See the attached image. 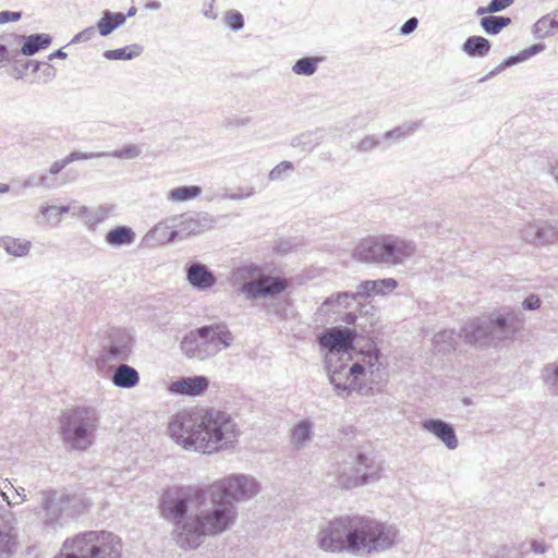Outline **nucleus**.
I'll return each mask as SVG.
<instances>
[{
	"label": "nucleus",
	"mask_w": 558,
	"mask_h": 558,
	"mask_svg": "<svg viewBox=\"0 0 558 558\" xmlns=\"http://www.w3.org/2000/svg\"><path fill=\"white\" fill-rule=\"evenodd\" d=\"M21 12L13 11H1L0 12V24H5L9 22H17L21 20Z\"/></svg>",
	"instance_id": "e2e57ef3"
},
{
	"label": "nucleus",
	"mask_w": 558,
	"mask_h": 558,
	"mask_svg": "<svg viewBox=\"0 0 558 558\" xmlns=\"http://www.w3.org/2000/svg\"><path fill=\"white\" fill-rule=\"evenodd\" d=\"M0 247H2L9 255L24 257L28 255L32 243L28 240L4 235L0 236Z\"/></svg>",
	"instance_id": "7c9ffc66"
},
{
	"label": "nucleus",
	"mask_w": 558,
	"mask_h": 558,
	"mask_svg": "<svg viewBox=\"0 0 558 558\" xmlns=\"http://www.w3.org/2000/svg\"><path fill=\"white\" fill-rule=\"evenodd\" d=\"M121 539L111 532L88 531L63 543L54 558H121Z\"/></svg>",
	"instance_id": "423d86ee"
},
{
	"label": "nucleus",
	"mask_w": 558,
	"mask_h": 558,
	"mask_svg": "<svg viewBox=\"0 0 558 558\" xmlns=\"http://www.w3.org/2000/svg\"><path fill=\"white\" fill-rule=\"evenodd\" d=\"M537 230H538V221L530 223V225L525 226L521 230V238L525 242L538 245V240H537L538 232H537Z\"/></svg>",
	"instance_id": "8fccbe9b"
},
{
	"label": "nucleus",
	"mask_w": 558,
	"mask_h": 558,
	"mask_svg": "<svg viewBox=\"0 0 558 558\" xmlns=\"http://www.w3.org/2000/svg\"><path fill=\"white\" fill-rule=\"evenodd\" d=\"M180 218L181 220L178 225L180 240L210 230L217 222L216 218L208 213H195L186 217L181 216Z\"/></svg>",
	"instance_id": "a211bd4d"
},
{
	"label": "nucleus",
	"mask_w": 558,
	"mask_h": 558,
	"mask_svg": "<svg viewBox=\"0 0 558 558\" xmlns=\"http://www.w3.org/2000/svg\"><path fill=\"white\" fill-rule=\"evenodd\" d=\"M111 381L116 387L131 389L140 383V374L134 367L122 363L113 371Z\"/></svg>",
	"instance_id": "393cba45"
},
{
	"label": "nucleus",
	"mask_w": 558,
	"mask_h": 558,
	"mask_svg": "<svg viewBox=\"0 0 558 558\" xmlns=\"http://www.w3.org/2000/svg\"><path fill=\"white\" fill-rule=\"evenodd\" d=\"M225 23L234 32H239L244 27V17L239 11H229L225 15Z\"/></svg>",
	"instance_id": "09e8293b"
},
{
	"label": "nucleus",
	"mask_w": 558,
	"mask_h": 558,
	"mask_svg": "<svg viewBox=\"0 0 558 558\" xmlns=\"http://www.w3.org/2000/svg\"><path fill=\"white\" fill-rule=\"evenodd\" d=\"M263 274V268L257 264L245 263L234 270L233 276L235 279L250 281L260 278Z\"/></svg>",
	"instance_id": "79ce46f5"
},
{
	"label": "nucleus",
	"mask_w": 558,
	"mask_h": 558,
	"mask_svg": "<svg viewBox=\"0 0 558 558\" xmlns=\"http://www.w3.org/2000/svg\"><path fill=\"white\" fill-rule=\"evenodd\" d=\"M490 41L482 36H470L462 45V50L470 57H484L490 50Z\"/></svg>",
	"instance_id": "f704fd0d"
},
{
	"label": "nucleus",
	"mask_w": 558,
	"mask_h": 558,
	"mask_svg": "<svg viewBox=\"0 0 558 558\" xmlns=\"http://www.w3.org/2000/svg\"><path fill=\"white\" fill-rule=\"evenodd\" d=\"M125 23V15L122 13H113L105 11L102 17L97 22L95 28L104 37L110 35L116 28Z\"/></svg>",
	"instance_id": "473e14b6"
},
{
	"label": "nucleus",
	"mask_w": 558,
	"mask_h": 558,
	"mask_svg": "<svg viewBox=\"0 0 558 558\" xmlns=\"http://www.w3.org/2000/svg\"><path fill=\"white\" fill-rule=\"evenodd\" d=\"M538 245L551 244L558 240V227L547 221H538Z\"/></svg>",
	"instance_id": "a19ab883"
},
{
	"label": "nucleus",
	"mask_w": 558,
	"mask_h": 558,
	"mask_svg": "<svg viewBox=\"0 0 558 558\" xmlns=\"http://www.w3.org/2000/svg\"><path fill=\"white\" fill-rule=\"evenodd\" d=\"M207 329L205 337H199L196 359L205 360L216 355L222 349H227L233 341V336L225 324L202 326Z\"/></svg>",
	"instance_id": "4468645a"
},
{
	"label": "nucleus",
	"mask_w": 558,
	"mask_h": 558,
	"mask_svg": "<svg viewBox=\"0 0 558 558\" xmlns=\"http://www.w3.org/2000/svg\"><path fill=\"white\" fill-rule=\"evenodd\" d=\"M415 253L416 244L412 240L384 234L361 240L352 256L365 264L399 266L410 260Z\"/></svg>",
	"instance_id": "7ed1b4c3"
},
{
	"label": "nucleus",
	"mask_w": 558,
	"mask_h": 558,
	"mask_svg": "<svg viewBox=\"0 0 558 558\" xmlns=\"http://www.w3.org/2000/svg\"><path fill=\"white\" fill-rule=\"evenodd\" d=\"M547 549L548 546L544 541L533 539L531 542V550L535 554H545Z\"/></svg>",
	"instance_id": "338daca9"
},
{
	"label": "nucleus",
	"mask_w": 558,
	"mask_h": 558,
	"mask_svg": "<svg viewBox=\"0 0 558 558\" xmlns=\"http://www.w3.org/2000/svg\"><path fill=\"white\" fill-rule=\"evenodd\" d=\"M418 25V20L416 17H410L405 21V23L400 28L401 35H409L413 33Z\"/></svg>",
	"instance_id": "0e129e2a"
},
{
	"label": "nucleus",
	"mask_w": 558,
	"mask_h": 558,
	"mask_svg": "<svg viewBox=\"0 0 558 558\" xmlns=\"http://www.w3.org/2000/svg\"><path fill=\"white\" fill-rule=\"evenodd\" d=\"M381 465L375 457L356 452L337 468L335 485L341 488H353L379 480Z\"/></svg>",
	"instance_id": "9d476101"
},
{
	"label": "nucleus",
	"mask_w": 558,
	"mask_h": 558,
	"mask_svg": "<svg viewBox=\"0 0 558 558\" xmlns=\"http://www.w3.org/2000/svg\"><path fill=\"white\" fill-rule=\"evenodd\" d=\"M522 306L524 310H527V311L537 310L541 306V299L536 294H530L522 302Z\"/></svg>",
	"instance_id": "bf43d9fd"
},
{
	"label": "nucleus",
	"mask_w": 558,
	"mask_h": 558,
	"mask_svg": "<svg viewBox=\"0 0 558 558\" xmlns=\"http://www.w3.org/2000/svg\"><path fill=\"white\" fill-rule=\"evenodd\" d=\"M95 35V27H87L82 32L77 33L71 40L70 44L85 43L90 40Z\"/></svg>",
	"instance_id": "6e6d98bb"
},
{
	"label": "nucleus",
	"mask_w": 558,
	"mask_h": 558,
	"mask_svg": "<svg viewBox=\"0 0 558 558\" xmlns=\"http://www.w3.org/2000/svg\"><path fill=\"white\" fill-rule=\"evenodd\" d=\"M379 144V140L375 136H365L363 140H361L357 145H356V150L361 151V153H366V151H369L372 149H374L375 147H377V145Z\"/></svg>",
	"instance_id": "5fc2aeb1"
},
{
	"label": "nucleus",
	"mask_w": 558,
	"mask_h": 558,
	"mask_svg": "<svg viewBox=\"0 0 558 558\" xmlns=\"http://www.w3.org/2000/svg\"><path fill=\"white\" fill-rule=\"evenodd\" d=\"M132 342V337L125 329H111L108 335V343L104 347L100 359L106 363L126 361L131 354Z\"/></svg>",
	"instance_id": "f3484780"
},
{
	"label": "nucleus",
	"mask_w": 558,
	"mask_h": 558,
	"mask_svg": "<svg viewBox=\"0 0 558 558\" xmlns=\"http://www.w3.org/2000/svg\"><path fill=\"white\" fill-rule=\"evenodd\" d=\"M513 64L511 63L509 57L506 58L500 64H498L494 70H492L488 74H486L485 76H483L480 82H485L494 76H496L497 74H499L500 72H502L505 69L509 68V66H512Z\"/></svg>",
	"instance_id": "4d7b16f0"
},
{
	"label": "nucleus",
	"mask_w": 558,
	"mask_h": 558,
	"mask_svg": "<svg viewBox=\"0 0 558 558\" xmlns=\"http://www.w3.org/2000/svg\"><path fill=\"white\" fill-rule=\"evenodd\" d=\"M514 0H492L488 3V10H492V12H500L508 7H510L513 3Z\"/></svg>",
	"instance_id": "052dcab7"
},
{
	"label": "nucleus",
	"mask_w": 558,
	"mask_h": 558,
	"mask_svg": "<svg viewBox=\"0 0 558 558\" xmlns=\"http://www.w3.org/2000/svg\"><path fill=\"white\" fill-rule=\"evenodd\" d=\"M434 350L440 354H447L456 350L457 336L451 329H444L435 333L433 338Z\"/></svg>",
	"instance_id": "72a5a7b5"
},
{
	"label": "nucleus",
	"mask_w": 558,
	"mask_h": 558,
	"mask_svg": "<svg viewBox=\"0 0 558 558\" xmlns=\"http://www.w3.org/2000/svg\"><path fill=\"white\" fill-rule=\"evenodd\" d=\"M69 165L66 157L54 161L49 169L50 174L56 175L58 174L63 168H65Z\"/></svg>",
	"instance_id": "774afa93"
},
{
	"label": "nucleus",
	"mask_w": 558,
	"mask_h": 558,
	"mask_svg": "<svg viewBox=\"0 0 558 558\" xmlns=\"http://www.w3.org/2000/svg\"><path fill=\"white\" fill-rule=\"evenodd\" d=\"M355 331L348 328L332 327L325 329L318 336L322 348L328 349L327 353H336L340 360H351L350 349L353 345Z\"/></svg>",
	"instance_id": "2eb2a0df"
},
{
	"label": "nucleus",
	"mask_w": 558,
	"mask_h": 558,
	"mask_svg": "<svg viewBox=\"0 0 558 558\" xmlns=\"http://www.w3.org/2000/svg\"><path fill=\"white\" fill-rule=\"evenodd\" d=\"M544 49H545L544 44H534V45L530 46L529 48L522 50L518 54L510 56L509 59H510L511 63L514 65L522 61L527 60L529 58L535 56L536 53L543 51Z\"/></svg>",
	"instance_id": "49530a36"
},
{
	"label": "nucleus",
	"mask_w": 558,
	"mask_h": 558,
	"mask_svg": "<svg viewBox=\"0 0 558 558\" xmlns=\"http://www.w3.org/2000/svg\"><path fill=\"white\" fill-rule=\"evenodd\" d=\"M168 435L185 450L211 454L234 448L240 430L231 414L211 408L178 412Z\"/></svg>",
	"instance_id": "f257e3e1"
},
{
	"label": "nucleus",
	"mask_w": 558,
	"mask_h": 558,
	"mask_svg": "<svg viewBox=\"0 0 558 558\" xmlns=\"http://www.w3.org/2000/svg\"><path fill=\"white\" fill-rule=\"evenodd\" d=\"M107 157L105 151H93V153H82V151H73L66 156L68 162L71 163L76 160H86V159H95Z\"/></svg>",
	"instance_id": "864d4df0"
},
{
	"label": "nucleus",
	"mask_w": 558,
	"mask_h": 558,
	"mask_svg": "<svg viewBox=\"0 0 558 558\" xmlns=\"http://www.w3.org/2000/svg\"><path fill=\"white\" fill-rule=\"evenodd\" d=\"M16 532L8 523L0 522V558H9L16 547Z\"/></svg>",
	"instance_id": "c756f323"
},
{
	"label": "nucleus",
	"mask_w": 558,
	"mask_h": 558,
	"mask_svg": "<svg viewBox=\"0 0 558 558\" xmlns=\"http://www.w3.org/2000/svg\"><path fill=\"white\" fill-rule=\"evenodd\" d=\"M558 32V10L553 11L536 21L533 34L537 39H544Z\"/></svg>",
	"instance_id": "c85d7f7f"
},
{
	"label": "nucleus",
	"mask_w": 558,
	"mask_h": 558,
	"mask_svg": "<svg viewBox=\"0 0 558 558\" xmlns=\"http://www.w3.org/2000/svg\"><path fill=\"white\" fill-rule=\"evenodd\" d=\"M213 508L194 514V519L182 525L179 547L183 549L197 548L206 535H218L233 524L236 518V508L232 502L225 500H210Z\"/></svg>",
	"instance_id": "20e7f679"
},
{
	"label": "nucleus",
	"mask_w": 558,
	"mask_h": 558,
	"mask_svg": "<svg viewBox=\"0 0 558 558\" xmlns=\"http://www.w3.org/2000/svg\"><path fill=\"white\" fill-rule=\"evenodd\" d=\"M43 66L44 68L41 70V75L45 77V82L51 81L56 77L57 70L53 65L49 63H44Z\"/></svg>",
	"instance_id": "69168bd1"
},
{
	"label": "nucleus",
	"mask_w": 558,
	"mask_h": 558,
	"mask_svg": "<svg viewBox=\"0 0 558 558\" xmlns=\"http://www.w3.org/2000/svg\"><path fill=\"white\" fill-rule=\"evenodd\" d=\"M202 194V189L198 185H182L170 190L167 193V198L170 202H186L194 199Z\"/></svg>",
	"instance_id": "e433bc0d"
},
{
	"label": "nucleus",
	"mask_w": 558,
	"mask_h": 558,
	"mask_svg": "<svg viewBox=\"0 0 558 558\" xmlns=\"http://www.w3.org/2000/svg\"><path fill=\"white\" fill-rule=\"evenodd\" d=\"M16 38L19 41L23 40V45L19 51L25 56H34L39 50L47 48L52 41L48 34H33L27 37L16 36Z\"/></svg>",
	"instance_id": "cd10ccee"
},
{
	"label": "nucleus",
	"mask_w": 558,
	"mask_h": 558,
	"mask_svg": "<svg viewBox=\"0 0 558 558\" xmlns=\"http://www.w3.org/2000/svg\"><path fill=\"white\" fill-rule=\"evenodd\" d=\"M19 56V49H9L5 45L0 44V68L15 61Z\"/></svg>",
	"instance_id": "3c124183"
},
{
	"label": "nucleus",
	"mask_w": 558,
	"mask_h": 558,
	"mask_svg": "<svg viewBox=\"0 0 558 558\" xmlns=\"http://www.w3.org/2000/svg\"><path fill=\"white\" fill-rule=\"evenodd\" d=\"M511 23V19L501 15H488L481 19L480 24L488 35H497Z\"/></svg>",
	"instance_id": "4c0bfd02"
},
{
	"label": "nucleus",
	"mask_w": 558,
	"mask_h": 558,
	"mask_svg": "<svg viewBox=\"0 0 558 558\" xmlns=\"http://www.w3.org/2000/svg\"><path fill=\"white\" fill-rule=\"evenodd\" d=\"M513 64L511 63L509 57L506 58L500 64H498L494 70H492L488 74H486L485 76H483L480 82H485L494 76H496L497 74H499L500 72H502L505 69L509 68V66H512Z\"/></svg>",
	"instance_id": "13d9d810"
},
{
	"label": "nucleus",
	"mask_w": 558,
	"mask_h": 558,
	"mask_svg": "<svg viewBox=\"0 0 558 558\" xmlns=\"http://www.w3.org/2000/svg\"><path fill=\"white\" fill-rule=\"evenodd\" d=\"M517 330L514 315L476 317L466 324L459 335L471 345L478 348H497L504 340L511 338Z\"/></svg>",
	"instance_id": "0eeeda50"
},
{
	"label": "nucleus",
	"mask_w": 558,
	"mask_h": 558,
	"mask_svg": "<svg viewBox=\"0 0 558 558\" xmlns=\"http://www.w3.org/2000/svg\"><path fill=\"white\" fill-rule=\"evenodd\" d=\"M420 124H421V122H410V123L397 126V128L386 132L384 137L386 140L401 138L404 135L414 132L420 126Z\"/></svg>",
	"instance_id": "a18cd8bd"
},
{
	"label": "nucleus",
	"mask_w": 558,
	"mask_h": 558,
	"mask_svg": "<svg viewBox=\"0 0 558 558\" xmlns=\"http://www.w3.org/2000/svg\"><path fill=\"white\" fill-rule=\"evenodd\" d=\"M11 489L14 490V495L19 498L16 500H10V496L8 493H2L3 498L8 501L9 505H20L24 500H26V495L24 488L15 489L13 486H11Z\"/></svg>",
	"instance_id": "680f3d73"
},
{
	"label": "nucleus",
	"mask_w": 558,
	"mask_h": 558,
	"mask_svg": "<svg viewBox=\"0 0 558 558\" xmlns=\"http://www.w3.org/2000/svg\"><path fill=\"white\" fill-rule=\"evenodd\" d=\"M206 500L205 492L196 486H183L170 489L160 499L159 509L161 517L173 523L172 536L179 545L182 525H187L194 515H187L189 506L201 507Z\"/></svg>",
	"instance_id": "6e6552de"
},
{
	"label": "nucleus",
	"mask_w": 558,
	"mask_h": 558,
	"mask_svg": "<svg viewBox=\"0 0 558 558\" xmlns=\"http://www.w3.org/2000/svg\"><path fill=\"white\" fill-rule=\"evenodd\" d=\"M205 376L182 377L171 383L169 390L174 395L201 396L208 388Z\"/></svg>",
	"instance_id": "4be33fe9"
},
{
	"label": "nucleus",
	"mask_w": 558,
	"mask_h": 558,
	"mask_svg": "<svg viewBox=\"0 0 558 558\" xmlns=\"http://www.w3.org/2000/svg\"><path fill=\"white\" fill-rule=\"evenodd\" d=\"M357 300L354 292H337L326 298L317 310L320 316H329L330 314H339L342 310L348 308L349 305Z\"/></svg>",
	"instance_id": "5701e85b"
},
{
	"label": "nucleus",
	"mask_w": 558,
	"mask_h": 558,
	"mask_svg": "<svg viewBox=\"0 0 558 558\" xmlns=\"http://www.w3.org/2000/svg\"><path fill=\"white\" fill-rule=\"evenodd\" d=\"M287 288L288 281L284 278L263 274L260 278L244 282L241 292L245 294L246 299L255 300L276 296Z\"/></svg>",
	"instance_id": "dca6fc26"
},
{
	"label": "nucleus",
	"mask_w": 558,
	"mask_h": 558,
	"mask_svg": "<svg viewBox=\"0 0 558 558\" xmlns=\"http://www.w3.org/2000/svg\"><path fill=\"white\" fill-rule=\"evenodd\" d=\"M293 169V165L290 161H281L275 168H272L268 174V179L270 181H277L282 179L283 174L287 171H291Z\"/></svg>",
	"instance_id": "603ef678"
},
{
	"label": "nucleus",
	"mask_w": 558,
	"mask_h": 558,
	"mask_svg": "<svg viewBox=\"0 0 558 558\" xmlns=\"http://www.w3.org/2000/svg\"><path fill=\"white\" fill-rule=\"evenodd\" d=\"M422 427L444 442L448 449L454 450L458 448L459 441L450 423L440 418H428L422 422Z\"/></svg>",
	"instance_id": "6ab92c4d"
},
{
	"label": "nucleus",
	"mask_w": 558,
	"mask_h": 558,
	"mask_svg": "<svg viewBox=\"0 0 558 558\" xmlns=\"http://www.w3.org/2000/svg\"><path fill=\"white\" fill-rule=\"evenodd\" d=\"M313 423L304 418L296 423L290 430V442L295 450H302L312 440Z\"/></svg>",
	"instance_id": "a878e982"
},
{
	"label": "nucleus",
	"mask_w": 558,
	"mask_h": 558,
	"mask_svg": "<svg viewBox=\"0 0 558 558\" xmlns=\"http://www.w3.org/2000/svg\"><path fill=\"white\" fill-rule=\"evenodd\" d=\"M59 424L63 445L74 451H86L95 442L100 414L93 407H74L62 413Z\"/></svg>",
	"instance_id": "39448f33"
},
{
	"label": "nucleus",
	"mask_w": 558,
	"mask_h": 558,
	"mask_svg": "<svg viewBox=\"0 0 558 558\" xmlns=\"http://www.w3.org/2000/svg\"><path fill=\"white\" fill-rule=\"evenodd\" d=\"M336 353H326L325 368L329 381L338 393L357 391L368 395L380 391L388 380L387 362L378 349L360 352L357 359L349 365L350 360H340Z\"/></svg>",
	"instance_id": "f03ea898"
},
{
	"label": "nucleus",
	"mask_w": 558,
	"mask_h": 558,
	"mask_svg": "<svg viewBox=\"0 0 558 558\" xmlns=\"http://www.w3.org/2000/svg\"><path fill=\"white\" fill-rule=\"evenodd\" d=\"M186 276L190 284L199 290H206L216 283L214 274L201 263H192L186 269Z\"/></svg>",
	"instance_id": "b1692460"
},
{
	"label": "nucleus",
	"mask_w": 558,
	"mask_h": 558,
	"mask_svg": "<svg viewBox=\"0 0 558 558\" xmlns=\"http://www.w3.org/2000/svg\"><path fill=\"white\" fill-rule=\"evenodd\" d=\"M177 218H171L165 222L157 223L150 231L144 236V241L151 245L170 243L179 239V231L174 229L178 227L175 222Z\"/></svg>",
	"instance_id": "412c9836"
},
{
	"label": "nucleus",
	"mask_w": 558,
	"mask_h": 558,
	"mask_svg": "<svg viewBox=\"0 0 558 558\" xmlns=\"http://www.w3.org/2000/svg\"><path fill=\"white\" fill-rule=\"evenodd\" d=\"M113 205H99L94 210L89 211L88 218L85 220V225L90 231H95L101 222L107 220L113 211Z\"/></svg>",
	"instance_id": "58836bf2"
},
{
	"label": "nucleus",
	"mask_w": 558,
	"mask_h": 558,
	"mask_svg": "<svg viewBox=\"0 0 558 558\" xmlns=\"http://www.w3.org/2000/svg\"><path fill=\"white\" fill-rule=\"evenodd\" d=\"M206 335V328H196L195 330H192L185 335L181 341V350L183 353L190 359H196L199 337H205Z\"/></svg>",
	"instance_id": "c9c22d12"
},
{
	"label": "nucleus",
	"mask_w": 558,
	"mask_h": 558,
	"mask_svg": "<svg viewBox=\"0 0 558 558\" xmlns=\"http://www.w3.org/2000/svg\"><path fill=\"white\" fill-rule=\"evenodd\" d=\"M318 60L312 57H304L299 59L292 66V71L298 75L310 76L317 70Z\"/></svg>",
	"instance_id": "c03bdc74"
},
{
	"label": "nucleus",
	"mask_w": 558,
	"mask_h": 558,
	"mask_svg": "<svg viewBox=\"0 0 558 558\" xmlns=\"http://www.w3.org/2000/svg\"><path fill=\"white\" fill-rule=\"evenodd\" d=\"M136 234L129 226H118L110 230L105 235V241L112 247H121L134 243Z\"/></svg>",
	"instance_id": "bb28decb"
},
{
	"label": "nucleus",
	"mask_w": 558,
	"mask_h": 558,
	"mask_svg": "<svg viewBox=\"0 0 558 558\" xmlns=\"http://www.w3.org/2000/svg\"><path fill=\"white\" fill-rule=\"evenodd\" d=\"M324 138L322 130L308 131L292 138L291 145L302 151H311L320 144Z\"/></svg>",
	"instance_id": "2f4dec72"
},
{
	"label": "nucleus",
	"mask_w": 558,
	"mask_h": 558,
	"mask_svg": "<svg viewBox=\"0 0 558 558\" xmlns=\"http://www.w3.org/2000/svg\"><path fill=\"white\" fill-rule=\"evenodd\" d=\"M41 507L45 510V525L56 527L63 520L74 519L86 511L88 504L77 496L46 490L41 493Z\"/></svg>",
	"instance_id": "9b49d317"
},
{
	"label": "nucleus",
	"mask_w": 558,
	"mask_h": 558,
	"mask_svg": "<svg viewBox=\"0 0 558 558\" xmlns=\"http://www.w3.org/2000/svg\"><path fill=\"white\" fill-rule=\"evenodd\" d=\"M353 532L356 539L352 541L351 546L355 548V555L387 550L397 543L399 536V530L393 524L361 515H355Z\"/></svg>",
	"instance_id": "1a4fd4ad"
},
{
	"label": "nucleus",
	"mask_w": 558,
	"mask_h": 558,
	"mask_svg": "<svg viewBox=\"0 0 558 558\" xmlns=\"http://www.w3.org/2000/svg\"><path fill=\"white\" fill-rule=\"evenodd\" d=\"M542 379L550 392L558 396V363L546 365L542 371Z\"/></svg>",
	"instance_id": "37998d69"
},
{
	"label": "nucleus",
	"mask_w": 558,
	"mask_h": 558,
	"mask_svg": "<svg viewBox=\"0 0 558 558\" xmlns=\"http://www.w3.org/2000/svg\"><path fill=\"white\" fill-rule=\"evenodd\" d=\"M354 525L355 515L340 517L330 521L316 536L318 547L325 551H348L355 555V548L351 546L352 541L356 539L353 532Z\"/></svg>",
	"instance_id": "f8f14e48"
},
{
	"label": "nucleus",
	"mask_w": 558,
	"mask_h": 558,
	"mask_svg": "<svg viewBox=\"0 0 558 558\" xmlns=\"http://www.w3.org/2000/svg\"><path fill=\"white\" fill-rule=\"evenodd\" d=\"M143 47L134 44L118 49L106 50L104 57L108 60H132L141 56Z\"/></svg>",
	"instance_id": "ea45409f"
},
{
	"label": "nucleus",
	"mask_w": 558,
	"mask_h": 558,
	"mask_svg": "<svg viewBox=\"0 0 558 558\" xmlns=\"http://www.w3.org/2000/svg\"><path fill=\"white\" fill-rule=\"evenodd\" d=\"M398 287V281L393 278L377 280H364L356 286L354 295L357 299H366L374 295H387Z\"/></svg>",
	"instance_id": "aec40b11"
},
{
	"label": "nucleus",
	"mask_w": 558,
	"mask_h": 558,
	"mask_svg": "<svg viewBox=\"0 0 558 558\" xmlns=\"http://www.w3.org/2000/svg\"><path fill=\"white\" fill-rule=\"evenodd\" d=\"M259 492L258 482L251 475L233 474L214 482L209 486L210 500H225L226 502L246 501Z\"/></svg>",
	"instance_id": "ddd939ff"
},
{
	"label": "nucleus",
	"mask_w": 558,
	"mask_h": 558,
	"mask_svg": "<svg viewBox=\"0 0 558 558\" xmlns=\"http://www.w3.org/2000/svg\"><path fill=\"white\" fill-rule=\"evenodd\" d=\"M107 154V157L112 156L117 158H126V159H134L137 158L142 150L138 146L134 144H130L124 146L122 149H117L113 151H105Z\"/></svg>",
	"instance_id": "de8ad7c7"
}]
</instances>
